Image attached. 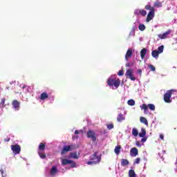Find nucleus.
<instances>
[{"mask_svg": "<svg viewBox=\"0 0 177 177\" xmlns=\"http://www.w3.org/2000/svg\"><path fill=\"white\" fill-rule=\"evenodd\" d=\"M132 57V49L129 48L125 55V60L128 61V59H131Z\"/></svg>", "mask_w": 177, "mask_h": 177, "instance_id": "obj_15", "label": "nucleus"}, {"mask_svg": "<svg viewBox=\"0 0 177 177\" xmlns=\"http://www.w3.org/2000/svg\"><path fill=\"white\" fill-rule=\"evenodd\" d=\"M72 150H75V145H65L61 151V154H66V153H67L68 151H72Z\"/></svg>", "mask_w": 177, "mask_h": 177, "instance_id": "obj_6", "label": "nucleus"}, {"mask_svg": "<svg viewBox=\"0 0 177 177\" xmlns=\"http://www.w3.org/2000/svg\"><path fill=\"white\" fill-rule=\"evenodd\" d=\"M171 34V30H167V32H164L163 34L158 35V38L160 39H167L168 38V35Z\"/></svg>", "mask_w": 177, "mask_h": 177, "instance_id": "obj_13", "label": "nucleus"}, {"mask_svg": "<svg viewBox=\"0 0 177 177\" xmlns=\"http://www.w3.org/2000/svg\"><path fill=\"white\" fill-rule=\"evenodd\" d=\"M61 162L62 165H71V168H75V167H77V164L75 163V162H74V160H68L66 158L62 159Z\"/></svg>", "mask_w": 177, "mask_h": 177, "instance_id": "obj_5", "label": "nucleus"}, {"mask_svg": "<svg viewBox=\"0 0 177 177\" xmlns=\"http://www.w3.org/2000/svg\"><path fill=\"white\" fill-rule=\"evenodd\" d=\"M86 136L88 139H91L93 142H96V139L97 138L95 131L91 129L87 131Z\"/></svg>", "mask_w": 177, "mask_h": 177, "instance_id": "obj_7", "label": "nucleus"}, {"mask_svg": "<svg viewBox=\"0 0 177 177\" xmlns=\"http://www.w3.org/2000/svg\"><path fill=\"white\" fill-rule=\"evenodd\" d=\"M153 6L155 8H161L162 6V3L160 1H156L154 3Z\"/></svg>", "mask_w": 177, "mask_h": 177, "instance_id": "obj_29", "label": "nucleus"}, {"mask_svg": "<svg viewBox=\"0 0 177 177\" xmlns=\"http://www.w3.org/2000/svg\"><path fill=\"white\" fill-rule=\"evenodd\" d=\"M175 92H176V90H168L166 93H165L164 95V101L165 102V103H171V102H172L171 100V97L172 96V95H174V93H175Z\"/></svg>", "mask_w": 177, "mask_h": 177, "instance_id": "obj_3", "label": "nucleus"}, {"mask_svg": "<svg viewBox=\"0 0 177 177\" xmlns=\"http://www.w3.org/2000/svg\"><path fill=\"white\" fill-rule=\"evenodd\" d=\"M136 146H138V147H140V143L138 141L136 142Z\"/></svg>", "mask_w": 177, "mask_h": 177, "instance_id": "obj_48", "label": "nucleus"}, {"mask_svg": "<svg viewBox=\"0 0 177 177\" xmlns=\"http://www.w3.org/2000/svg\"><path fill=\"white\" fill-rule=\"evenodd\" d=\"M70 156L71 158H73L74 160H78V158H80V153H77V152H71Z\"/></svg>", "mask_w": 177, "mask_h": 177, "instance_id": "obj_17", "label": "nucleus"}, {"mask_svg": "<svg viewBox=\"0 0 177 177\" xmlns=\"http://www.w3.org/2000/svg\"><path fill=\"white\" fill-rule=\"evenodd\" d=\"M0 172L2 175V177H5V176H3V170L2 169H0Z\"/></svg>", "mask_w": 177, "mask_h": 177, "instance_id": "obj_46", "label": "nucleus"}, {"mask_svg": "<svg viewBox=\"0 0 177 177\" xmlns=\"http://www.w3.org/2000/svg\"><path fill=\"white\" fill-rule=\"evenodd\" d=\"M78 133H82V130H75V135H78Z\"/></svg>", "mask_w": 177, "mask_h": 177, "instance_id": "obj_39", "label": "nucleus"}, {"mask_svg": "<svg viewBox=\"0 0 177 177\" xmlns=\"http://www.w3.org/2000/svg\"><path fill=\"white\" fill-rule=\"evenodd\" d=\"M78 138H79V136H73V137H72V139L74 140L75 138L76 139H78Z\"/></svg>", "mask_w": 177, "mask_h": 177, "instance_id": "obj_44", "label": "nucleus"}, {"mask_svg": "<svg viewBox=\"0 0 177 177\" xmlns=\"http://www.w3.org/2000/svg\"><path fill=\"white\" fill-rule=\"evenodd\" d=\"M38 154H39L40 158H42V159L46 158V154H45V153H41L40 151H39Z\"/></svg>", "mask_w": 177, "mask_h": 177, "instance_id": "obj_32", "label": "nucleus"}, {"mask_svg": "<svg viewBox=\"0 0 177 177\" xmlns=\"http://www.w3.org/2000/svg\"><path fill=\"white\" fill-rule=\"evenodd\" d=\"M118 75H119V77L124 75V70H120L118 73Z\"/></svg>", "mask_w": 177, "mask_h": 177, "instance_id": "obj_37", "label": "nucleus"}, {"mask_svg": "<svg viewBox=\"0 0 177 177\" xmlns=\"http://www.w3.org/2000/svg\"><path fill=\"white\" fill-rule=\"evenodd\" d=\"M50 174L52 176H55V174H57V167L53 166L50 171Z\"/></svg>", "mask_w": 177, "mask_h": 177, "instance_id": "obj_16", "label": "nucleus"}, {"mask_svg": "<svg viewBox=\"0 0 177 177\" xmlns=\"http://www.w3.org/2000/svg\"><path fill=\"white\" fill-rule=\"evenodd\" d=\"M145 9L147 10H150L149 12L147 15L146 21L149 23L151 20H153L154 18V13H156V10L154 9V7H151V5L147 4L145 6Z\"/></svg>", "mask_w": 177, "mask_h": 177, "instance_id": "obj_1", "label": "nucleus"}, {"mask_svg": "<svg viewBox=\"0 0 177 177\" xmlns=\"http://www.w3.org/2000/svg\"><path fill=\"white\" fill-rule=\"evenodd\" d=\"M158 55H160V53L157 50H152L151 56H153L155 59H158Z\"/></svg>", "mask_w": 177, "mask_h": 177, "instance_id": "obj_22", "label": "nucleus"}, {"mask_svg": "<svg viewBox=\"0 0 177 177\" xmlns=\"http://www.w3.org/2000/svg\"><path fill=\"white\" fill-rule=\"evenodd\" d=\"M140 122H142V124H145V125H149V122H147V119H146V118L145 117H140Z\"/></svg>", "mask_w": 177, "mask_h": 177, "instance_id": "obj_23", "label": "nucleus"}, {"mask_svg": "<svg viewBox=\"0 0 177 177\" xmlns=\"http://www.w3.org/2000/svg\"><path fill=\"white\" fill-rule=\"evenodd\" d=\"M158 52L159 53H162L164 52V46H160L158 48Z\"/></svg>", "mask_w": 177, "mask_h": 177, "instance_id": "obj_34", "label": "nucleus"}, {"mask_svg": "<svg viewBox=\"0 0 177 177\" xmlns=\"http://www.w3.org/2000/svg\"><path fill=\"white\" fill-rule=\"evenodd\" d=\"M125 120V117H124V115L122 113H120L118 115L117 117V121L118 122H122Z\"/></svg>", "mask_w": 177, "mask_h": 177, "instance_id": "obj_19", "label": "nucleus"}, {"mask_svg": "<svg viewBox=\"0 0 177 177\" xmlns=\"http://www.w3.org/2000/svg\"><path fill=\"white\" fill-rule=\"evenodd\" d=\"M88 165H92V164H95L93 160L87 162Z\"/></svg>", "mask_w": 177, "mask_h": 177, "instance_id": "obj_41", "label": "nucleus"}, {"mask_svg": "<svg viewBox=\"0 0 177 177\" xmlns=\"http://www.w3.org/2000/svg\"><path fill=\"white\" fill-rule=\"evenodd\" d=\"M129 177H136V174L135 173V170L130 169L129 171Z\"/></svg>", "mask_w": 177, "mask_h": 177, "instance_id": "obj_25", "label": "nucleus"}, {"mask_svg": "<svg viewBox=\"0 0 177 177\" xmlns=\"http://www.w3.org/2000/svg\"><path fill=\"white\" fill-rule=\"evenodd\" d=\"M138 73L142 75V69H138Z\"/></svg>", "mask_w": 177, "mask_h": 177, "instance_id": "obj_45", "label": "nucleus"}, {"mask_svg": "<svg viewBox=\"0 0 177 177\" xmlns=\"http://www.w3.org/2000/svg\"><path fill=\"white\" fill-rule=\"evenodd\" d=\"M106 83L108 84L109 86H113V85H114V86L117 88H118V86H120V85L121 84V80H120V79H114L113 77H109Z\"/></svg>", "mask_w": 177, "mask_h": 177, "instance_id": "obj_2", "label": "nucleus"}, {"mask_svg": "<svg viewBox=\"0 0 177 177\" xmlns=\"http://www.w3.org/2000/svg\"><path fill=\"white\" fill-rule=\"evenodd\" d=\"M121 165L122 167H127V165H129V161L127 159H122Z\"/></svg>", "mask_w": 177, "mask_h": 177, "instance_id": "obj_21", "label": "nucleus"}, {"mask_svg": "<svg viewBox=\"0 0 177 177\" xmlns=\"http://www.w3.org/2000/svg\"><path fill=\"white\" fill-rule=\"evenodd\" d=\"M146 53H147V49L145 48H142L140 51V56L142 59H145V56H146Z\"/></svg>", "mask_w": 177, "mask_h": 177, "instance_id": "obj_20", "label": "nucleus"}, {"mask_svg": "<svg viewBox=\"0 0 177 177\" xmlns=\"http://www.w3.org/2000/svg\"><path fill=\"white\" fill-rule=\"evenodd\" d=\"M131 66H133V64H131V63L126 64V67H131Z\"/></svg>", "mask_w": 177, "mask_h": 177, "instance_id": "obj_42", "label": "nucleus"}, {"mask_svg": "<svg viewBox=\"0 0 177 177\" xmlns=\"http://www.w3.org/2000/svg\"><path fill=\"white\" fill-rule=\"evenodd\" d=\"M160 139H161V140H164V134H160Z\"/></svg>", "mask_w": 177, "mask_h": 177, "instance_id": "obj_43", "label": "nucleus"}, {"mask_svg": "<svg viewBox=\"0 0 177 177\" xmlns=\"http://www.w3.org/2000/svg\"><path fill=\"white\" fill-rule=\"evenodd\" d=\"M135 16H142L145 17L147 15V12L145 10L136 9L134 11Z\"/></svg>", "mask_w": 177, "mask_h": 177, "instance_id": "obj_11", "label": "nucleus"}, {"mask_svg": "<svg viewBox=\"0 0 177 177\" xmlns=\"http://www.w3.org/2000/svg\"><path fill=\"white\" fill-rule=\"evenodd\" d=\"M138 29L140 31H145V30H146V26H145V24H140L138 26Z\"/></svg>", "mask_w": 177, "mask_h": 177, "instance_id": "obj_31", "label": "nucleus"}, {"mask_svg": "<svg viewBox=\"0 0 177 177\" xmlns=\"http://www.w3.org/2000/svg\"><path fill=\"white\" fill-rule=\"evenodd\" d=\"M49 97V95L46 92H44L40 95V100H45V99H48Z\"/></svg>", "mask_w": 177, "mask_h": 177, "instance_id": "obj_18", "label": "nucleus"}, {"mask_svg": "<svg viewBox=\"0 0 177 177\" xmlns=\"http://www.w3.org/2000/svg\"><path fill=\"white\" fill-rule=\"evenodd\" d=\"M140 109L141 110H144L145 114H147L149 113V109L151 111H154V110H156V106H154L153 104H149L148 105L146 104H142V106H140Z\"/></svg>", "mask_w": 177, "mask_h": 177, "instance_id": "obj_4", "label": "nucleus"}, {"mask_svg": "<svg viewBox=\"0 0 177 177\" xmlns=\"http://www.w3.org/2000/svg\"><path fill=\"white\" fill-rule=\"evenodd\" d=\"M140 162V158H137L134 161V164H139Z\"/></svg>", "mask_w": 177, "mask_h": 177, "instance_id": "obj_38", "label": "nucleus"}, {"mask_svg": "<svg viewBox=\"0 0 177 177\" xmlns=\"http://www.w3.org/2000/svg\"><path fill=\"white\" fill-rule=\"evenodd\" d=\"M4 142H10V138H8V139H4Z\"/></svg>", "mask_w": 177, "mask_h": 177, "instance_id": "obj_47", "label": "nucleus"}, {"mask_svg": "<svg viewBox=\"0 0 177 177\" xmlns=\"http://www.w3.org/2000/svg\"><path fill=\"white\" fill-rule=\"evenodd\" d=\"M107 127V129H109V131L113 129V128H114V124H109L106 125Z\"/></svg>", "mask_w": 177, "mask_h": 177, "instance_id": "obj_35", "label": "nucleus"}, {"mask_svg": "<svg viewBox=\"0 0 177 177\" xmlns=\"http://www.w3.org/2000/svg\"><path fill=\"white\" fill-rule=\"evenodd\" d=\"M120 151H121V145L116 146L114 150L115 154H120Z\"/></svg>", "mask_w": 177, "mask_h": 177, "instance_id": "obj_27", "label": "nucleus"}, {"mask_svg": "<svg viewBox=\"0 0 177 177\" xmlns=\"http://www.w3.org/2000/svg\"><path fill=\"white\" fill-rule=\"evenodd\" d=\"M127 104H129V106H135V100H128Z\"/></svg>", "mask_w": 177, "mask_h": 177, "instance_id": "obj_33", "label": "nucleus"}, {"mask_svg": "<svg viewBox=\"0 0 177 177\" xmlns=\"http://www.w3.org/2000/svg\"><path fill=\"white\" fill-rule=\"evenodd\" d=\"M90 160L94 162V164H99L102 160V157L97 156V152H95L91 156Z\"/></svg>", "mask_w": 177, "mask_h": 177, "instance_id": "obj_10", "label": "nucleus"}, {"mask_svg": "<svg viewBox=\"0 0 177 177\" xmlns=\"http://www.w3.org/2000/svg\"><path fill=\"white\" fill-rule=\"evenodd\" d=\"M149 68H150L151 71H156V67L151 64L148 66Z\"/></svg>", "mask_w": 177, "mask_h": 177, "instance_id": "obj_36", "label": "nucleus"}, {"mask_svg": "<svg viewBox=\"0 0 177 177\" xmlns=\"http://www.w3.org/2000/svg\"><path fill=\"white\" fill-rule=\"evenodd\" d=\"M146 140H147V138L146 137H142V138L141 139V142H142V143H145Z\"/></svg>", "mask_w": 177, "mask_h": 177, "instance_id": "obj_40", "label": "nucleus"}, {"mask_svg": "<svg viewBox=\"0 0 177 177\" xmlns=\"http://www.w3.org/2000/svg\"><path fill=\"white\" fill-rule=\"evenodd\" d=\"M139 151H138L136 147H133L130 150V156H131V157H136Z\"/></svg>", "mask_w": 177, "mask_h": 177, "instance_id": "obj_14", "label": "nucleus"}, {"mask_svg": "<svg viewBox=\"0 0 177 177\" xmlns=\"http://www.w3.org/2000/svg\"><path fill=\"white\" fill-rule=\"evenodd\" d=\"M46 145H45L44 143L41 142L39 145V150L40 151H44V150H45V147H46Z\"/></svg>", "mask_w": 177, "mask_h": 177, "instance_id": "obj_24", "label": "nucleus"}, {"mask_svg": "<svg viewBox=\"0 0 177 177\" xmlns=\"http://www.w3.org/2000/svg\"><path fill=\"white\" fill-rule=\"evenodd\" d=\"M12 105L13 109H15L16 111H19L20 110V102L17 100H15L12 102Z\"/></svg>", "mask_w": 177, "mask_h": 177, "instance_id": "obj_12", "label": "nucleus"}, {"mask_svg": "<svg viewBox=\"0 0 177 177\" xmlns=\"http://www.w3.org/2000/svg\"><path fill=\"white\" fill-rule=\"evenodd\" d=\"M125 76L127 78H129L131 81H136V77H135V75H133V69L132 68H129L127 70Z\"/></svg>", "mask_w": 177, "mask_h": 177, "instance_id": "obj_8", "label": "nucleus"}, {"mask_svg": "<svg viewBox=\"0 0 177 177\" xmlns=\"http://www.w3.org/2000/svg\"><path fill=\"white\" fill-rule=\"evenodd\" d=\"M11 147V150L12 151V153L16 156L17 154H19L20 153V151H21V147H20V145L16 144V145H12L10 146Z\"/></svg>", "mask_w": 177, "mask_h": 177, "instance_id": "obj_9", "label": "nucleus"}, {"mask_svg": "<svg viewBox=\"0 0 177 177\" xmlns=\"http://www.w3.org/2000/svg\"><path fill=\"white\" fill-rule=\"evenodd\" d=\"M5 102H6V99L1 98V101L0 102V107H1V109H3V107L6 106Z\"/></svg>", "mask_w": 177, "mask_h": 177, "instance_id": "obj_28", "label": "nucleus"}, {"mask_svg": "<svg viewBox=\"0 0 177 177\" xmlns=\"http://www.w3.org/2000/svg\"><path fill=\"white\" fill-rule=\"evenodd\" d=\"M132 135L133 136H138V135H139V132L138 131V129H136V128H133L132 129Z\"/></svg>", "mask_w": 177, "mask_h": 177, "instance_id": "obj_30", "label": "nucleus"}, {"mask_svg": "<svg viewBox=\"0 0 177 177\" xmlns=\"http://www.w3.org/2000/svg\"><path fill=\"white\" fill-rule=\"evenodd\" d=\"M140 138H145L146 136V129H142L141 133H139Z\"/></svg>", "mask_w": 177, "mask_h": 177, "instance_id": "obj_26", "label": "nucleus"}]
</instances>
